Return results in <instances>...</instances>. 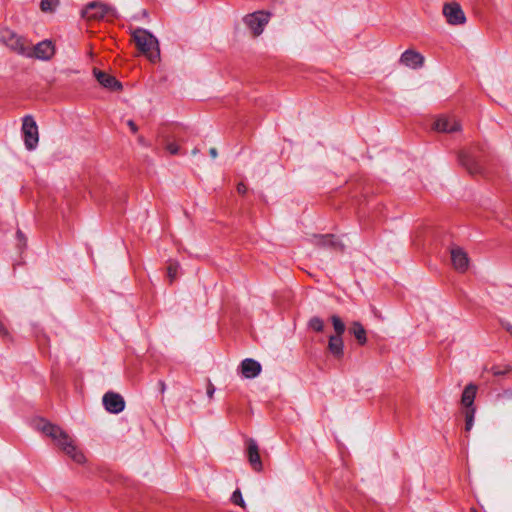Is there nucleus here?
<instances>
[{"mask_svg":"<svg viewBox=\"0 0 512 512\" xmlns=\"http://www.w3.org/2000/svg\"><path fill=\"white\" fill-rule=\"evenodd\" d=\"M133 39L138 50L151 62L160 58L158 40L146 29L138 28L133 32Z\"/></svg>","mask_w":512,"mask_h":512,"instance_id":"1","label":"nucleus"},{"mask_svg":"<svg viewBox=\"0 0 512 512\" xmlns=\"http://www.w3.org/2000/svg\"><path fill=\"white\" fill-rule=\"evenodd\" d=\"M39 429L63 451L75 442V439L58 425L43 421Z\"/></svg>","mask_w":512,"mask_h":512,"instance_id":"2","label":"nucleus"},{"mask_svg":"<svg viewBox=\"0 0 512 512\" xmlns=\"http://www.w3.org/2000/svg\"><path fill=\"white\" fill-rule=\"evenodd\" d=\"M22 134L26 149L29 151L36 149L39 142L38 126L30 115L23 118Z\"/></svg>","mask_w":512,"mask_h":512,"instance_id":"3","label":"nucleus"},{"mask_svg":"<svg viewBox=\"0 0 512 512\" xmlns=\"http://www.w3.org/2000/svg\"><path fill=\"white\" fill-rule=\"evenodd\" d=\"M82 16L88 20H102L106 16H116V10L107 4L93 1L82 10Z\"/></svg>","mask_w":512,"mask_h":512,"instance_id":"4","label":"nucleus"},{"mask_svg":"<svg viewBox=\"0 0 512 512\" xmlns=\"http://www.w3.org/2000/svg\"><path fill=\"white\" fill-rule=\"evenodd\" d=\"M1 39L14 52L23 56H32L31 49L26 45V40L11 30L1 32Z\"/></svg>","mask_w":512,"mask_h":512,"instance_id":"5","label":"nucleus"},{"mask_svg":"<svg viewBox=\"0 0 512 512\" xmlns=\"http://www.w3.org/2000/svg\"><path fill=\"white\" fill-rule=\"evenodd\" d=\"M270 14L264 11H256L244 17V23L249 27L255 36H259L268 24Z\"/></svg>","mask_w":512,"mask_h":512,"instance_id":"6","label":"nucleus"},{"mask_svg":"<svg viewBox=\"0 0 512 512\" xmlns=\"http://www.w3.org/2000/svg\"><path fill=\"white\" fill-rule=\"evenodd\" d=\"M442 12L449 25L458 26L466 23L465 13L457 2L445 3Z\"/></svg>","mask_w":512,"mask_h":512,"instance_id":"7","label":"nucleus"},{"mask_svg":"<svg viewBox=\"0 0 512 512\" xmlns=\"http://www.w3.org/2000/svg\"><path fill=\"white\" fill-rule=\"evenodd\" d=\"M424 61V56L413 49L405 50L399 58V63L401 65L413 70L422 68L424 65Z\"/></svg>","mask_w":512,"mask_h":512,"instance_id":"8","label":"nucleus"},{"mask_svg":"<svg viewBox=\"0 0 512 512\" xmlns=\"http://www.w3.org/2000/svg\"><path fill=\"white\" fill-rule=\"evenodd\" d=\"M102 401L105 409L112 414H118L125 408V401L123 397L112 391L105 393Z\"/></svg>","mask_w":512,"mask_h":512,"instance_id":"9","label":"nucleus"},{"mask_svg":"<svg viewBox=\"0 0 512 512\" xmlns=\"http://www.w3.org/2000/svg\"><path fill=\"white\" fill-rule=\"evenodd\" d=\"M246 452H247L248 461H249L251 467L253 468V470L256 472H261L263 470V464H262V461L260 458L258 444L254 439L250 438L247 440Z\"/></svg>","mask_w":512,"mask_h":512,"instance_id":"10","label":"nucleus"},{"mask_svg":"<svg viewBox=\"0 0 512 512\" xmlns=\"http://www.w3.org/2000/svg\"><path fill=\"white\" fill-rule=\"evenodd\" d=\"M31 54V57L43 61H48L54 56L55 47L51 41L43 40L36 44L33 49H31Z\"/></svg>","mask_w":512,"mask_h":512,"instance_id":"11","label":"nucleus"},{"mask_svg":"<svg viewBox=\"0 0 512 512\" xmlns=\"http://www.w3.org/2000/svg\"><path fill=\"white\" fill-rule=\"evenodd\" d=\"M450 254L453 267L459 272H465L469 266L467 253L462 248L454 246L450 249Z\"/></svg>","mask_w":512,"mask_h":512,"instance_id":"12","label":"nucleus"},{"mask_svg":"<svg viewBox=\"0 0 512 512\" xmlns=\"http://www.w3.org/2000/svg\"><path fill=\"white\" fill-rule=\"evenodd\" d=\"M94 76L100 85L111 91H119L122 89V84L114 76L107 74L98 69L93 70Z\"/></svg>","mask_w":512,"mask_h":512,"instance_id":"13","label":"nucleus"},{"mask_svg":"<svg viewBox=\"0 0 512 512\" xmlns=\"http://www.w3.org/2000/svg\"><path fill=\"white\" fill-rule=\"evenodd\" d=\"M240 369L243 377L253 379L260 374L262 367L258 361L252 358H246L241 362Z\"/></svg>","mask_w":512,"mask_h":512,"instance_id":"14","label":"nucleus"},{"mask_svg":"<svg viewBox=\"0 0 512 512\" xmlns=\"http://www.w3.org/2000/svg\"><path fill=\"white\" fill-rule=\"evenodd\" d=\"M312 241L318 247L332 248L334 250L344 249V246L332 234L314 235Z\"/></svg>","mask_w":512,"mask_h":512,"instance_id":"15","label":"nucleus"},{"mask_svg":"<svg viewBox=\"0 0 512 512\" xmlns=\"http://www.w3.org/2000/svg\"><path fill=\"white\" fill-rule=\"evenodd\" d=\"M434 128L439 132H456L460 129V124L455 118L441 117L435 121Z\"/></svg>","mask_w":512,"mask_h":512,"instance_id":"16","label":"nucleus"},{"mask_svg":"<svg viewBox=\"0 0 512 512\" xmlns=\"http://www.w3.org/2000/svg\"><path fill=\"white\" fill-rule=\"evenodd\" d=\"M460 164L467 169L470 174H479L482 172V167L478 161L469 153L462 152L459 155Z\"/></svg>","mask_w":512,"mask_h":512,"instance_id":"17","label":"nucleus"},{"mask_svg":"<svg viewBox=\"0 0 512 512\" xmlns=\"http://www.w3.org/2000/svg\"><path fill=\"white\" fill-rule=\"evenodd\" d=\"M477 390L478 387L473 383L468 384L464 388L461 396V404L466 408V410L476 409L474 406V401L476 398Z\"/></svg>","mask_w":512,"mask_h":512,"instance_id":"18","label":"nucleus"},{"mask_svg":"<svg viewBox=\"0 0 512 512\" xmlns=\"http://www.w3.org/2000/svg\"><path fill=\"white\" fill-rule=\"evenodd\" d=\"M328 349L334 357L341 358L344 354V343L342 336L331 335L328 341Z\"/></svg>","mask_w":512,"mask_h":512,"instance_id":"19","label":"nucleus"},{"mask_svg":"<svg viewBox=\"0 0 512 512\" xmlns=\"http://www.w3.org/2000/svg\"><path fill=\"white\" fill-rule=\"evenodd\" d=\"M63 452L77 464H84L86 462V457L83 451L77 446L76 441L63 450Z\"/></svg>","mask_w":512,"mask_h":512,"instance_id":"20","label":"nucleus"},{"mask_svg":"<svg viewBox=\"0 0 512 512\" xmlns=\"http://www.w3.org/2000/svg\"><path fill=\"white\" fill-rule=\"evenodd\" d=\"M350 333L354 335L360 345H364L367 342L366 330L363 325L354 321L350 327Z\"/></svg>","mask_w":512,"mask_h":512,"instance_id":"21","label":"nucleus"},{"mask_svg":"<svg viewBox=\"0 0 512 512\" xmlns=\"http://www.w3.org/2000/svg\"><path fill=\"white\" fill-rule=\"evenodd\" d=\"M330 319L335 331L334 336H342L346 330V326L342 319L337 315H332Z\"/></svg>","mask_w":512,"mask_h":512,"instance_id":"22","label":"nucleus"},{"mask_svg":"<svg viewBox=\"0 0 512 512\" xmlns=\"http://www.w3.org/2000/svg\"><path fill=\"white\" fill-rule=\"evenodd\" d=\"M59 3L60 0H41L40 8L43 12H53Z\"/></svg>","mask_w":512,"mask_h":512,"instance_id":"23","label":"nucleus"},{"mask_svg":"<svg viewBox=\"0 0 512 512\" xmlns=\"http://www.w3.org/2000/svg\"><path fill=\"white\" fill-rule=\"evenodd\" d=\"M476 409H469L465 411V431L469 432L474 425Z\"/></svg>","mask_w":512,"mask_h":512,"instance_id":"24","label":"nucleus"},{"mask_svg":"<svg viewBox=\"0 0 512 512\" xmlns=\"http://www.w3.org/2000/svg\"><path fill=\"white\" fill-rule=\"evenodd\" d=\"M308 326L316 332H322L324 329V322L320 317L314 316L309 320Z\"/></svg>","mask_w":512,"mask_h":512,"instance_id":"25","label":"nucleus"},{"mask_svg":"<svg viewBox=\"0 0 512 512\" xmlns=\"http://www.w3.org/2000/svg\"><path fill=\"white\" fill-rule=\"evenodd\" d=\"M231 501L232 503H234L235 505H239L241 507H245V502H244V499L242 497V493L239 489L235 490L231 496Z\"/></svg>","mask_w":512,"mask_h":512,"instance_id":"26","label":"nucleus"},{"mask_svg":"<svg viewBox=\"0 0 512 512\" xmlns=\"http://www.w3.org/2000/svg\"><path fill=\"white\" fill-rule=\"evenodd\" d=\"M179 265L178 263H170L167 269L168 277L170 281H173L177 277Z\"/></svg>","mask_w":512,"mask_h":512,"instance_id":"27","label":"nucleus"},{"mask_svg":"<svg viewBox=\"0 0 512 512\" xmlns=\"http://www.w3.org/2000/svg\"><path fill=\"white\" fill-rule=\"evenodd\" d=\"M491 372L494 376H501V375H505L508 372V369H501L498 366H493L491 368Z\"/></svg>","mask_w":512,"mask_h":512,"instance_id":"28","label":"nucleus"},{"mask_svg":"<svg viewBox=\"0 0 512 512\" xmlns=\"http://www.w3.org/2000/svg\"><path fill=\"white\" fill-rule=\"evenodd\" d=\"M167 150L170 154L175 155L179 152V146L176 143H169L167 145Z\"/></svg>","mask_w":512,"mask_h":512,"instance_id":"29","label":"nucleus"},{"mask_svg":"<svg viewBox=\"0 0 512 512\" xmlns=\"http://www.w3.org/2000/svg\"><path fill=\"white\" fill-rule=\"evenodd\" d=\"M127 125L129 126L133 133H136L138 131V127L133 120H128Z\"/></svg>","mask_w":512,"mask_h":512,"instance_id":"30","label":"nucleus"},{"mask_svg":"<svg viewBox=\"0 0 512 512\" xmlns=\"http://www.w3.org/2000/svg\"><path fill=\"white\" fill-rule=\"evenodd\" d=\"M237 191H238L239 194H245L246 191H247V187L245 186V184L239 183L237 185Z\"/></svg>","mask_w":512,"mask_h":512,"instance_id":"31","label":"nucleus"},{"mask_svg":"<svg viewBox=\"0 0 512 512\" xmlns=\"http://www.w3.org/2000/svg\"><path fill=\"white\" fill-rule=\"evenodd\" d=\"M215 392V387L210 383L207 387V395L209 398L213 397V394Z\"/></svg>","mask_w":512,"mask_h":512,"instance_id":"32","label":"nucleus"},{"mask_svg":"<svg viewBox=\"0 0 512 512\" xmlns=\"http://www.w3.org/2000/svg\"><path fill=\"white\" fill-rule=\"evenodd\" d=\"M8 330L6 329V327L3 325V323L0 321V335L2 336H8Z\"/></svg>","mask_w":512,"mask_h":512,"instance_id":"33","label":"nucleus"},{"mask_svg":"<svg viewBox=\"0 0 512 512\" xmlns=\"http://www.w3.org/2000/svg\"><path fill=\"white\" fill-rule=\"evenodd\" d=\"M209 154H210V156H211L213 159H215V158L218 156L217 149H216V148H214V147H213V148H210V150H209Z\"/></svg>","mask_w":512,"mask_h":512,"instance_id":"34","label":"nucleus"},{"mask_svg":"<svg viewBox=\"0 0 512 512\" xmlns=\"http://www.w3.org/2000/svg\"><path fill=\"white\" fill-rule=\"evenodd\" d=\"M158 384H159V387H160V391H161V393H164V392H165V390H166V384H165V382H164V381H162V380H160V381L158 382Z\"/></svg>","mask_w":512,"mask_h":512,"instance_id":"35","label":"nucleus"},{"mask_svg":"<svg viewBox=\"0 0 512 512\" xmlns=\"http://www.w3.org/2000/svg\"><path fill=\"white\" fill-rule=\"evenodd\" d=\"M16 234H17V237H18V239L20 241H24L25 240L24 234L22 233L21 230H18Z\"/></svg>","mask_w":512,"mask_h":512,"instance_id":"36","label":"nucleus"},{"mask_svg":"<svg viewBox=\"0 0 512 512\" xmlns=\"http://www.w3.org/2000/svg\"><path fill=\"white\" fill-rule=\"evenodd\" d=\"M504 395H506L507 397H512V391L507 390L504 392Z\"/></svg>","mask_w":512,"mask_h":512,"instance_id":"37","label":"nucleus"},{"mask_svg":"<svg viewBox=\"0 0 512 512\" xmlns=\"http://www.w3.org/2000/svg\"><path fill=\"white\" fill-rule=\"evenodd\" d=\"M199 152H200V151H199V149H198V148H194V149L192 150V154H193V155H196V154H198Z\"/></svg>","mask_w":512,"mask_h":512,"instance_id":"38","label":"nucleus"},{"mask_svg":"<svg viewBox=\"0 0 512 512\" xmlns=\"http://www.w3.org/2000/svg\"><path fill=\"white\" fill-rule=\"evenodd\" d=\"M506 329L508 332H510L512 334V325H508Z\"/></svg>","mask_w":512,"mask_h":512,"instance_id":"39","label":"nucleus"}]
</instances>
